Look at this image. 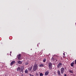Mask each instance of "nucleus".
Instances as JSON below:
<instances>
[{"label": "nucleus", "instance_id": "4468645a", "mask_svg": "<svg viewBox=\"0 0 76 76\" xmlns=\"http://www.w3.org/2000/svg\"><path fill=\"white\" fill-rule=\"evenodd\" d=\"M29 64V62H26V63H25V65H28Z\"/></svg>", "mask_w": 76, "mask_h": 76}, {"label": "nucleus", "instance_id": "2eb2a0df", "mask_svg": "<svg viewBox=\"0 0 76 76\" xmlns=\"http://www.w3.org/2000/svg\"><path fill=\"white\" fill-rule=\"evenodd\" d=\"M44 65L42 64H41L40 65V67H44Z\"/></svg>", "mask_w": 76, "mask_h": 76}, {"label": "nucleus", "instance_id": "dca6fc26", "mask_svg": "<svg viewBox=\"0 0 76 76\" xmlns=\"http://www.w3.org/2000/svg\"><path fill=\"white\" fill-rule=\"evenodd\" d=\"M69 72H70V73H73V72L70 70H69Z\"/></svg>", "mask_w": 76, "mask_h": 76}, {"label": "nucleus", "instance_id": "0eeeda50", "mask_svg": "<svg viewBox=\"0 0 76 76\" xmlns=\"http://www.w3.org/2000/svg\"><path fill=\"white\" fill-rule=\"evenodd\" d=\"M16 63L15 61H12L10 63V66H12L13 64H14Z\"/></svg>", "mask_w": 76, "mask_h": 76}, {"label": "nucleus", "instance_id": "ddd939ff", "mask_svg": "<svg viewBox=\"0 0 76 76\" xmlns=\"http://www.w3.org/2000/svg\"><path fill=\"white\" fill-rule=\"evenodd\" d=\"M28 69H26L25 70V73H28Z\"/></svg>", "mask_w": 76, "mask_h": 76}, {"label": "nucleus", "instance_id": "a211bd4d", "mask_svg": "<svg viewBox=\"0 0 76 76\" xmlns=\"http://www.w3.org/2000/svg\"><path fill=\"white\" fill-rule=\"evenodd\" d=\"M45 61H46V59H44L43 60V62H45Z\"/></svg>", "mask_w": 76, "mask_h": 76}, {"label": "nucleus", "instance_id": "f257e3e1", "mask_svg": "<svg viewBox=\"0 0 76 76\" xmlns=\"http://www.w3.org/2000/svg\"><path fill=\"white\" fill-rule=\"evenodd\" d=\"M17 72H19L20 71V73L22 74L23 73V69H20V67H18L17 69Z\"/></svg>", "mask_w": 76, "mask_h": 76}, {"label": "nucleus", "instance_id": "1a4fd4ad", "mask_svg": "<svg viewBox=\"0 0 76 76\" xmlns=\"http://www.w3.org/2000/svg\"><path fill=\"white\" fill-rule=\"evenodd\" d=\"M18 64H22V62L20 61H18Z\"/></svg>", "mask_w": 76, "mask_h": 76}, {"label": "nucleus", "instance_id": "20e7f679", "mask_svg": "<svg viewBox=\"0 0 76 76\" xmlns=\"http://www.w3.org/2000/svg\"><path fill=\"white\" fill-rule=\"evenodd\" d=\"M61 66H62V64L59 63L58 64L57 67L58 68H60Z\"/></svg>", "mask_w": 76, "mask_h": 76}, {"label": "nucleus", "instance_id": "f8f14e48", "mask_svg": "<svg viewBox=\"0 0 76 76\" xmlns=\"http://www.w3.org/2000/svg\"><path fill=\"white\" fill-rule=\"evenodd\" d=\"M57 72L58 73V75H60V71L59 70H58Z\"/></svg>", "mask_w": 76, "mask_h": 76}, {"label": "nucleus", "instance_id": "423d86ee", "mask_svg": "<svg viewBox=\"0 0 76 76\" xmlns=\"http://www.w3.org/2000/svg\"><path fill=\"white\" fill-rule=\"evenodd\" d=\"M52 64L51 63H49V67L50 69H51L52 68Z\"/></svg>", "mask_w": 76, "mask_h": 76}, {"label": "nucleus", "instance_id": "39448f33", "mask_svg": "<svg viewBox=\"0 0 76 76\" xmlns=\"http://www.w3.org/2000/svg\"><path fill=\"white\" fill-rule=\"evenodd\" d=\"M17 58L19 60H20V59H21V55L20 54L17 56Z\"/></svg>", "mask_w": 76, "mask_h": 76}, {"label": "nucleus", "instance_id": "4be33fe9", "mask_svg": "<svg viewBox=\"0 0 76 76\" xmlns=\"http://www.w3.org/2000/svg\"><path fill=\"white\" fill-rule=\"evenodd\" d=\"M63 54L64 56H65V54L63 53Z\"/></svg>", "mask_w": 76, "mask_h": 76}, {"label": "nucleus", "instance_id": "6e6552de", "mask_svg": "<svg viewBox=\"0 0 76 76\" xmlns=\"http://www.w3.org/2000/svg\"><path fill=\"white\" fill-rule=\"evenodd\" d=\"M28 69L29 71H31L32 69V67H31L30 68H28Z\"/></svg>", "mask_w": 76, "mask_h": 76}, {"label": "nucleus", "instance_id": "f3484780", "mask_svg": "<svg viewBox=\"0 0 76 76\" xmlns=\"http://www.w3.org/2000/svg\"><path fill=\"white\" fill-rule=\"evenodd\" d=\"M39 75L40 76H43V74H42V73H40L39 74Z\"/></svg>", "mask_w": 76, "mask_h": 76}, {"label": "nucleus", "instance_id": "7ed1b4c3", "mask_svg": "<svg viewBox=\"0 0 76 76\" xmlns=\"http://www.w3.org/2000/svg\"><path fill=\"white\" fill-rule=\"evenodd\" d=\"M64 71V68H62L61 69V74H63Z\"/></svg>", "mask_w": 76, "mask_h": 76}, {"label": "nucleus", "instance_id": "9d476101", "mask_svg": "<svg viewBox=\"0 0 76 76\" xmlns=\"http://www.w3.org/2000/svg\"><path fill=\"white\" fill-rule=\"evenodd\" d=\"M48 73H49L48 72H45V75L46 76H47V75H48Z\"/></svg>", "mask_w": 76, "mask_h": 76}, {"label": "nucleus", "instance_id": "6ab92c4d", "mask_svg": "<svg viewBox=\"0 0 76 76\" xmlns=\"http://www.w3.org/2000/svg\"><path fill=\"white\" fill-rule=\"evenodd\" d=\"M51 60H54V58L53 57L51 58Z\"/></svg>", "mask_w": 76, "mask_h": 76}, {"label": "nucleus", "instance_id": "412c9836", "mask_svg": "<svg viewBox=\"0 0 76 76\" xmlns=\"http://www.w3.org/2000/svg\"><path fill=\"white\" fill-rule=\"evenodd\" d=\"M21 76H23V74H22L21 75Z\"/></svg>", "mask_w": 76, "mask_h": 76}, {"label": "nucleus", "instance_id": "9b49d317", "mask_svg": "<svg viewBox=\"0 0 76 76\" xmlns=\"http://www.w3.org/2000/svg\"><path fill=\"white\" fill-rule=\"evenodd\" d=\"M73 64H74V62L72 63L71 64V66H72V67H73L74 66V65H73Z\"/></svg>", "mask_w": 76, "mask_h": 76}, {"label": "nucleus", "instance_id": "aec40b11", "mask_svg": "<svg viewBox=\"0 0 76 76\" xmlns=\"http://www.w3.org/2000/svg\"><path fill=\"white\" fill-rule=\"evenodd\" d=\"M67 75H66V74H64V76H66Z\"/></svg>", "mask_w": 76, "mask_h": 76}, {"label": "nucleus", "instance_id": "f03ea898", "mask_svg": "<svg viewBox=\"0 0 76 76\" xmlns=\"http://www.w3.org/2000/svg\"><path fill=\"white\" fill-rule=\"evenodd\" d=\"M38 69V65L37 64H34L33 66V69L34 71H36Z\"/></svg>", "mask_w": 76, "mask_h": 76}]
</instances>
